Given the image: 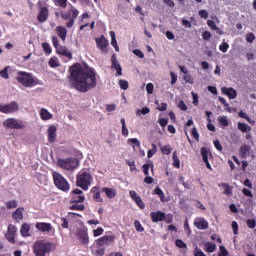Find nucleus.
<instances>
[{
    "label": "nucleus",
    "mask_w": 256,
    "mask_h": 256,
    "mask_svg": "<svg viewBox=\"0 0 256 256\" xmlns=\"http://www.w3.org/2000/svg\"><path fill=\"white\" fill-rule=\"evenodd\" d=\"M56 33L58 37L61 38L62 41H65L67 39V28L63 26H57Z\"/></svg>",
    "instance_id": "obj_27"
},
{
    "label": "nucleus",
    "mask_w": 256,
    "mask_h": 256,
    "mask_svg": "<svg viewBox=\"0 0 256 256\" xmlns=\"http://www.w3.org/2000/svg\"><path fill=\"white\" fill-rule=\"evenodd\" d=\"M178 107L181 111H187V104H185V101L183 100L179 101Z\"/></svg>",
    "instance_id": "obj_62"
},
{
    "label": "nucleus",
    "mask_w": 256,
    "mask_h": 256,
    "mask_svg": "<svg viewBox=\"0 0 256 256\" xmlns=\"http://www.w3.org/2000/svg\"><path fill=\"white\" fill-rule=\"evenodd\" d=\"M90 193H92V199L96 203H103V198H101V189L99 186L92 187Z\"/></svg>",
    "instance_id": "obj_19"
},
{
    "label": "nucleus",
    "mask_w": 256,
    "mask_h": 256,
    "mask_svg": "<svg viewBox=\"0 0 256 256\" xmlns=\"http://www.w3.org/2000/svg\"><path fill=\"white\" fill-rule=\"evenodd\" d=\"M16 81L23 85V87H35L41 85V82L34 77L33 74L25 71H19L17 73Z\"/></svg>",
    "instance_id": "obj_3"
},
{
    "label": "nucleus",
    "mask_w": 256,
    "mask_h": 256,
    "mask_svg": "<svg viewBox=\"0 0 256 256\" xmlns=\"http://www.w3.org/2000/svg\"><path fill=\"white\" fill-rule=\"evenodd\" d=\"M40 117L43 121H49V119H53V114L48 109L42 108L40 110Z\"/></svg>",
    "instance_id": "obj_28"
},
{
    "label": "nucleus",
    "mask_w": 256,
    "mask_h": 256,
    "mask_svg": "<svg viewBox=\"0 0 256 256\" xmlns=\"http://www.w3.org/2000/svg\"><path fill=\"white\" fill-rule=\"evenodd\" d=\"M111 63V69H115L116 77L123 75V68L121 67V64H119V60H117V55L113 54L111 56Z\"/></svg>",
    "instance_id": "obj_16"
},
{
    "label": "nucleus",
    "mask_w": 256,
    "mask_h": 256,
    "mask_svg": "<svg viewBox=\"0 0 256 256\" xmlns=\"http://www.w3.org/2000/svg\"><path fill=\"white\" fill-rule=\"evenodd\" d=\"M152 223H159L165 219V212L156 211L150 213Z\"/></svg>",
    "instance_id": "obj_20"
},
{
    "label": "nucleus",
    "mask_w": 256,
    "mask_h": 256,
    "mask_svg": "<svg viewBox=\"0 0 256 256\" xmlns=\"http://www.w3.org/2000/svg\"><path fill=\"white\" fill-rule=\"evenodd\" d=\"M17 200H10L6 202V208L7 209H17Z\"/></svg>",
    "instance_id": "obj_40"
},
{
    "label": "nucleus",
    "mask_w": 256,
    "mask_h": 256,
    "mask_svg": "<svg viewBox=\"0 0 256 256\" xmlns=\"http://www.w3.org/2000/svg\"><path fill=\"white\" fill-rule=\"evenodd\" d=\"M163 221H165V223H173V214L168 213V214H164V219Z\"/></svg>",
    "instance_id": "obj_48"
},
{
    "label": "nucleus",
    "mask_w": 256,
    "mask_h": 256,
    "mask_svg": "<svg viewBox=\"0 0 256 256\" xmlns=\"http://www.w3.org/2000/svg\"><path fill=\"white\" fill-rule=\"evenodd\" d=\"M36 229L41 231V233H51L53 231V225L47 222H38L36 223Z\"/></svg>",
    "instance_id": "obj_17"
},
{
    "label": "nucleus",
    "mask_w": 256,
    "mask_h": 256,
    "mask_svg": "<svg viewBox=\"0 0 256 256\" xmlns=\"http://www.w3.org/2000/svg\"><path fill=\"white\" fill-rule=\"evenodd\" d=\"M118 85L123 91H127L129 89V82H127L126 80H119Z\"/></svg>",
    "instance_id": "obj_39"
},
{
    "label": "nucleus",
    "mask_w": 256,
    "mask_h": 256,
    "mask_svg": "<svg viewBox=\"0 0 256 256\" xmlns=\"http://www.w3.org/2000/svg\"><path fill=\"white\" fill-rule=\"evenodd\" d=\"M70 5V10H68L67 13L65 12H61V17L64 21H68L66 22V27L68 29H71V27H73V25H75V19H77V17H79V10H77V8H75V6H73V4H69Z\"/></svg>",
    "instance_id": "obj_5"
},
{
    "label": "nucleus",
    "mask_w": 256,
    "mask_h": 256,
    "mask_svg": "<svg viewBox=\"0 0 256 256\" xmlns=\"http://www.w3.org/2000/svg\"><path fill=\"white\" fill-rule=\"evenodd\" d=\"M29 231H31V226L29 224L24 223L20 229L22 237H31V233H29Z\"/></svg>",
    "instance_id": "obj_29"
},
{
    "label": "nucleus",
    "mask_w": 256,
    "mask_h": 256,
    "mask_svg": "<svg viewBox=\"0 0 256 256\" xmlns=\"http://www.w3.org/2000/svg\"><path fill=\"white\" fill-rule=\"evenodd\" d=\"M42 49L45 55H49L50 53H53V49L51 48V45L47 42L42 43Z\"/></svg>",
    "instance_id": "obj_37"
},
{
    "label": "nucleus",
    "mask_w": 256,
    "mask_h": 256,
    "mask_svg": "<svg viewBox=\"0 0 256 256\" xmlns=\"http://www.w3.org/2000/svg\"><path fill=\"white\" fill-rule=\"evenodd\" d=\"M103 193H106V196L108 199H114V197H117V192L112 188L104 187L102 188Z\"/></svg>",
    "instance_id": "obj_30"
},
{
    "label": "nucleus",
    "mask_w": 256,
    "mask_h": 256,
    "mask_svg": "<svg viewBox=\"0 0 256 256\" xmlns=\"http://www.w3.org/2000/svg\"><path fill=\"white\" fill-rule=\"evenodd\" d=\"M48 65L52 68L59 67V59L57 57L50 58Z\"/></svg>",
    "instance_id": "obj_38"
},
{
    "label": "nucleus",
    "mask_w": 256,
    "mask_h": 256,
    "mask_svg": "<svg viewBox=\"0 0 256 256\" xmlns=\"http://www.w3.org/2000/svg\"><path fill=\"white\" fill-rule=\"evenodd\" d=\"M55 139H57V127L50 126L48 128V141L49 143H55Z\"/></svg>",
    "instance_id": "obj_24"
},
{
    "label": "nucleus",
    "mask_w": 256,
    "mask_h": 256,
    "mask_svg": "<svg viewBox=\"0 0 256 256\" xmlns=\"http://www.w3.org/2000/svg\"><path fill=\"white\" fill-rule=\"evenodd\" d=\"M152 147L153 148L151 150H148L147 152L148 159H151V157H153V154L157 153V146L155 144H152Z\"/></svg>",
    "instance_id": "obj_51"
},
{
    "label": "nucleus",
    "mask_w": 256,
    "mask_h": 256,
    "mask_svg": "<svg viewBox=\"0 0 256 256\" xmlns=\"http://www.w3.org/2000/svg\"><path fill=\"white\" fill-rule=\"evenodd\" d=\"M0 75L3 77V79H9V72L7 68H4L2 71H0Z\"/></svg>",
    "instance_id": "obj_64"
},
{
    "label": "nucleus",
    "mask_w": 256,
    "mask_h": 256,
    "mask_svg": "<svg viewBox=\"0 0 256 256\" xmlns=\"http://www.w3.org/2000/svg\"><path fill=\"white\" fill-rule=\"evenodd\" d=\"M175 245H176V247H178L179 249H187V244H186L183 240H181V239H177V240L175 241Z\"/></svg>",
    "instance_id": "obj_43"
},
{
    "label": "nucleus",
    "mask_w": 256,
    "mask_h": 256,
    "mask_svg": "<svg viewBox=\"0 0 256 256\" xmlns=\"http://www.w3.org/2000/svg\"><path fill=\"white\" fill-rule=\"evenodd\" d=\"M172 159L174 161L173 166L179 169L181 167V160H179V156H177V151L173 152Z\"/></svg>",
    "instance_id": "obj_32"
},
{
    "label": "nucleus",
    "mask_w": 256,
    "mask_h": 256,
    "mask_svg": "<svg viewBox=\"0 0 256 256\" xmlns=\"http://www.w3.org/2000/svg\"><path fill=\"white\" fill-rule=\"evenodd\" d=\"M95 41L100 51H104L105 49H107V46L109 45V41L105 38L104 35L100 36L99 38H96Z\"/></svg>",
    "instance_id": "obj_21"
},
{
    "label": "nucleus",
    "mask_w": 256,
    "mask_h": 256,
    "mask_svg": "<svg viewBox=\"0 0 256 256\" xmlns=\"http://www.w3.org/2000/svg\"><path fill=\"white\" fill-rule=\"evenodd\" d=\"M134 203H136L139 209H145V202H143V199H141V197L134 201Z\"/></svg>",
    "instance_id": "obj_58"
},
{
    "label": "nucleus",
    "mask_w": 256,
    "mask_h": 256,
    "mask_svg": "<svg viewBox=\"0 0 256 256\" xmlns=\"http://www.w3.org/2000/svg\"><path fill=\"white\" fill-rule=\"evenodd\" d=\"M120 123L122 125L123 137H129V129H127V125L125 124V118H121Z\"/></svg>",
    "instance_id": "obj_34"
},
{
    "label": "nucleus",
    "mask_w": 256,
    "mask_h": 256,
    "mask_svg": "<svg viewBox=\"0 0 256 256\" xmlns=\"http://www.w3.org/2000/svg\"><path fill=\"white\" fill-rule=\"evenodd\" d=\"M58 165L66 171H75L79 167V160L76 158L59 159Z\"/></svg>",
    "instance_id": "obj_8"
},
{
    "label": "nucleus",
    "mask_w": 256,
    "mask_h": 256,
    "mask_svg": "<svg viewBox=\"0 0 256 256\" xmlns=\"http://www.w3.org/2000/svg\"><path fill=\"white\" fill-rule=\"evenodd\" d=\"M151 167V171L153 173L154 169H155V166L153 165V162H150V164H144L142 166V169H143V173L144 175L146 176H149V168Z\"/></svg>",
    "instance_id": "obj_33"
},
{
    "label": "nucleus",
    "mask_w": 256,
    "mask_h": 256,
    "mask_svg": "<svg viewBox=\"0 0 256 256\" xmlns=\"http://www.w3.org/2000/svg\"><path fill=\"white\" fill-rule=\"evenodd\" d=\"M69 71L68 79L76 91L87 93L97 87V73L89 65L76 63L70 67Z\"/></svg>",
    "instance_id": "obj_1"
},
{
    "label": "nucleus",
    "mask_w": 256,
    "mask_h": 256,
    "mask_svg": "<svg viewBox=\"0 0 256 256\" xmlns=\"http://www.w3.org/2000/svg\"><path fill=\"white\" fill-rule=\"evenodd\" d=\"M149 113H151V109L149 107H143L141 110L136 112V115H147Z\"/></svg>",
    "instance_id": "obj_44"
},
{
    "label": "nucleus",
    "mask_w": 256,
    "mask_h": 256,
    "mask_svg": "<svg viewBox=\"0 0 256 256\" xmlns=\"http://www.w3.org/2000/svg\"><path fill=\"white\" fill-rule=\"evenodd\" d=\"M126 165L130 167L131 173H133V171H137V166L135 165V161L126 160Z\"/></svg>",
    "instance_id": "obj_46"
},
{
    "label": "nucleus",
    "mask_w": 256,
    "mask_h": 256,
    "mask_svg": "<svg viewBox=\"0 0 256 256\" xmlns=\"http://www.w3.org/2000/svg\"><path fill=\"white\" fill-rule=\"evenodd\" d=\"M129 195H130L131 199H133L134 202H135L138 198L141 197V196H139V194H137V193L135 192V190H131V191L129 192Z\"/></svg>",
    "instance_id": "obj_61"
},
{
    "label": "nucleus",
    "mask_w": 256,
    "mask_h": 256,
    "mask_svg": "<svg viewBox=\"0 0 256 256\" xmlns=\"http://www.w3.org/2000/svg\"><path fill=\"white\" fill-rule=\"evenodd\" d=\"M54 185H56L57 189L63 191L64 193H69V189H71V185L63 177V175L59 174L58 172L53 173Z\"/></svg>",
    "instance_id": "obj_6"
},
{
    "label": "nucleus",
    "mask_w": 256,
    "mask_h": 256,
    "mask_svg": "<svg viewBox=\"0 0 256 256\" xmlns=\"http://www.w3.org/2000/svg\"><path fill=\"white\" fill-rule=\"evenodd\" d=\"M105 229L103 227H98L97 229L93 230L94 237H100L102 233H104Z\"/></svg>",
    "instance_id": "obj_55"
},
{
    "label": "nucleus",
    "mask_w": 256,
    "mask_h": 256,
    "mask_svg": "<svg viewBox=\"0 0 256 256\" xmlns=\"http://www.w3.org/2000/svg\"><path fill=\"white\" fill-rule=\"evenodd\" d=\"M93 183V174L91 168H83L76 175V187H80L83 191H89Z\"/></svg>",
    "instance_id": "obj_2"
},
{
    "label": "nucleus",
    "mask_w": 256,
    "mask_h": 256,
    "mask_svg": "<svg viewBox=\"0 0 256 256\" xmlns=\"http://www.w3.org/2000/svg\"><path fill=\"white\" fill-rule=\"evenodd\" d=\"M115 243V235H105L96 240L97 247H109Z\"/></svg>",
    "instance_id": "obj_12"
},
{
    "label": "nucleus",
    "mask_w": 256,
    "mask_h": 256,
    "mask_svg": "<svg viewBox=\"0 0 256 256\" xmlns=\"http://www.w3.org/2000/svg\"><path fill=\"white\" fill-rule=\"evenodd\" d=\"M219 50L222 51V53H227V51L229 50V44L227 42H223L219 46Z\"/></svg>",
    "instance_id": "obj_53"
},
{
    "label": "nucleus",
    "mask_w": 256,
    "mask_h": 256,
    "mask_svg": "<svg viewBox=\"0 0 256 256\" xmlns=\"http://www.w3.org/2000/svg\"><path fill=\"white\" fill-rule=\"evenodd\" d=\"M246 225L249 229H255L256 227V220L255 219H248L246 221Z\"/></svg>",
    "instance_id": "obj_47"
},
{
    "label": "nucleus",
    "mask_w": 256,
    "mask_h": 256,
    "mask_svg": "<svg viewBox=\"0 0 256 256\" xmlns=\"http://www.w3.org/2000/svg\"><path fill=\"white\" fill-rule=\"evenodd\" d=\"M17 111H19V104L15 101H12L9 104H0V113L11 115L17 113Z\"/></svg>",
    "instance_id": "obj_10"
},
{
    "label": "nucleus",
    "mask_w": 256,
    "mask_h": 256,
    "mask_svg": "<svg viewBox=\"0 0 256 256\" xmlns=\"http://www.w3.org/2000/svg\"><path fill=\"white\" fill-rule=\"evenodd\" d=\"M57 2L58 7L61 9H67V0H55Z\"/></svg>",
    "instance_id": "obj_56"
},
{
    "label": "nucleus",
    "mask_w": 256,
    "mask_h": 256,
    "mask_svg": "<svg viewBox=\"0 0 256 256\" xmlns=\"http://www.w3.org/2000/svg\"><path fill=\"white\" fill-rule=\"evenodd\" d=\"M23 211H25V208L19 207L12 213L14 221H17V223H19V221H23Z\"/></svg>",
    "instance_id": "obj_26"
},
{
    "label": "nucleus",
    "mask_w": 256,
    "mask_h": 256,
    "mask_svg": "<svg viewBox=\"0 0 256 256\" xmlns=\"http://www.w3.org/2000/svg\"><path fill=\"white\" fill-rule=\"evenodd\" d=\"M134 227L136 231H138V233H143V231H145V228L143 227V225H141V222H139V220L134 221Z\"/></svg>",
    "instance_id": "obj_41"
},
{
    "label": "nucleus",
    "mask_w": 256,
    "mask_h": 256,
    "mask_svg": "<svg viewBox=\"0 0 256 256\" xmlns=\"http://www.w3.org/2000/svg\"><path fill=\"white\" fill-rule=\"evenodd\" d=\"M71 200L70 203H84L85 202V195H83V191L79 188H75L71 192Z\"/></svg>",
    "instance_id": "obj_13"
},
{
    "label": "nucleus",
    "mask_w": 256,
    "mask_h": 256,
    "mask_svg": "<svg viewBox=\"0 0 256 256\" xmlns=\"http://www.w3.org/2000/svg\"><path fill=\"white\" fill-rule=\"evenodd\" d=\"M56 52L58 53V55H63V57H67L68 59H72L73 57V54H71V52H69V50L65 46L60 45V47L56 48Z\"/></svg>",
    "instance_id": "obj_25"
},
{
    "label": "nucleus",
    "mask_w": 256,
    "mask_h": 256,
    "mask_svg": "<svg viewBox=\"0 0 256 256\" xmlns=\"http://www.w3.org/2000/svg\"><path fill=\"white\" fill-rule=\"evenodd\" d=\"M231 227L233 229V234L234 235H239V224H237L236 221L232 222Z\"/></svg>",
    "instance_id": "obj_52"
},
{
    "label": "nucleus",
    "mask_w": 256,
    "mask_h": 256,
    "mask_svg": "<svg viewBox=\"0 0 256 256\" xmlns=\"http://www.w3.org/2000/svg\"><path fill=\"white\" fill-rule=\"evenodd\" d=\"M38 15L37 21L38 23H45L47 19H49V4L43 1H38Z\"/></svg>",
    "instance_id": "obj_7"
},
{
    "label": "nucleus",
    "mask_w": 256,
    "mask_h": 256,
    "mask_svg": "<svg viewBox=\"0 0 256 256\" xmlns=\"http://www.w3.org/2000/svg\"><path fill=\"white\" fill-rule=\"evenodd\" d=\"M194 227L197 229H200L202 231H205V229H209V222L205 220V218H195L194 219Z\"/></svg>",
    "instance_id": "obj_18"
},
{
    "label": "nucleus",
    "mask_w": 256,
    "mask_h": 256,
    "mask_svg": "<svg viewBox=\"0 0 256 256\" xmlns=\"http://www.w3.org/2000/svg\"><path fill=\"white\" fill-rule=\"evenodd\" d=\"M154 193H155V195H158V197H160V201H163V199L165 197V192H163V190H161V188H159V187L155 188Z\"/></svg>",
    "instance_id": "obj_42"
},
{
    "label": "nucleus",
    "mask_w": 256,
    "mask_h": 256,
    "mask_svg": "<svg viewBox=\"0 0 256 256\" xmlns=\"http://www.w3.org/2000/svg\"><path fill=\"white\" fill-rule=\"evenodd\" d=\"M183 80L185 81V83H189L190 85H193V77L191 76V74L187 73L183 76Z\"/></svg>",
    "instance_id": "obj_49"
},
{
    "label": "nucleus",
    "mask_w": 256,
    "mask_h": 256,
    "mask_svg": "<svg viewBox=\"0 0 256 256\" xmlns=\"http://www.w3.org/2000/svg\"><path fill=\"white\" fill-rule=\"evenodd\" d=\"M239 155L241 159H247L249 155H251V146L249 145H242L239 150Z\"/></svg>",
    "instance_id": "obj_23"
},
{
    "label": "nucleus",
    "mask_w": 256,
    "mask_h": 256,
    "mask_svg": "<svg viewBox=\"0 0 256 256\" xmlns=\"http://www.w3.org/2000/svg\"><path fill=\"white\" fill-rule=\"evenodd\" d=\"M95 256H103L105 255V247H99L95 253H94Z\"/></svg>",
    "instance_id": "obj_60"
},
{
    "label": "nucleus",
    "mask_w": 256,
    "mask_h": 256,
    "mask_svg": "<svg viewBox=\"0 0 256 256\" xmlns=\"http://www.w3.org/2000/svg\"><path fill=\"white\" fill-rule=\"evenodd\" d=\"M221 92L223 95H227L229 99H235L237 97V90L228 87H222Z\"/></svg>",
    "instance_id": "obj_22"
},
{
    "label": "nucleus",
    "mask_w": 256,
    "mask_h": 256,
    "mask_svg": "<svg viewBox=\"0 0 256 256\" xmlns=\"http://www.w3.org/2000/svg\"><path fill=\"white\" fill-rule=\"evenodd\" d=\"M154 89H155V86H153V83H148L146 85V91H147L148 95H153Z\"/></svg>",
    "instance_id": "obj_57"
},
{
    "label": "nucleus",
    "mask_w": 256,
    "mask_h": 256,
    "mask_svg": "<svg viewBox=\"0 0 256 256\" xmlns=\"http://www.w3.org/2000/svg\"><path fill=\"white\" fill-rule=\"evenodd\" d=\"M6 129H27V122L16 118H8L3 122Z\"/></svg>",
    "instance_id": "obj_9"
},
{
    "label": "nucleus",
    "mask_w": 256,
    "mask_h": 256,
    "mask_svg": "<svg viewBox=\"0 0 256 256\" xmlns=\"http://www.w3.org/2000/svg\"><path fill=\"white\" fill-rule=\"evenodd\" d=\"M70 211H85V204H73L69 207Z\"/></svg>",
    "instance_id": "obj_36"
},
{
    "label": "nucleus",
    "mask_w": 256,
    "mask_h": 256,
    "mask_svg": "<svg viewBox=\"0 0 256 256\" xmlns=\"http://www.w3.org/2000/svg\"><path fill=\"white\" fill-rule=\"evenodd\" d=\"M217 249V245L213 242H207L205 244V251L207 253H215V250Z\"/></svg>",
    "instance_id": "obj_31"
},
{
    "label": "nucleus",
    "mask_w": 256,
    "mask_h": 256,
    "mask_svg": "<svg viewBox=\"0 0 256 256\" xmlns=\"http://www.w3.org/2000/svg\"><path fill=\"white\" fill-rule=\"evenodd\" d=\"M55 249V245L51 242L39 241L34 244V254L36 256H46Z\"/></svg>",
    "instance_id": "obj_4"
},
{
    "label": "nucleus",
    "mask_w": 256,
    "mask_h": 256,
    "mask_svg": "<svg viewBox=\"0 0 256 256\" xmlns=\"http://www.w3.org/2000/svg\"><path fill=\"white\" fill-rule=\"evenodd\" d=\"M246 41H247V43H253V41H255V34H253V33L247 34Z\"/></svg>",
    "instance_id": "obj_63"
},
{
    "label": "nucleus",
    "mask_w": 256,
    "mask_h": 256,
    "mask_svg": "<svg viewBox=\"0 0 256 256\" xmlns=\"http://www.w3.org/2000/svg\"><path fill=\"white\" fill-rule=\"evenodd\" d=\"M219 249L218 256H229V250L225 246H219Z\"/></svg>",
    "instance_id": "obj_45"
},
{
    "label": "nucleus",
    "mask_w": 256,
    "mask_h": 256,
    "mask_svg": "<svg viewBox=\"0 0 256 256\" xmlns=\"http://www.w3.org/2000/svg\"><path fill=\"white\" fill-rule=\"evenodd\" d=\"M200 152L202 156V161L205 163L207 169H209L210 171H213V168L211 167V163H209V157H213V154L209 152V149H207V147H202Z\"/></svg>",
    "instance_id": "obj_15"
},
{
    "label": "nucleus",
    "mask_w": 256,
    "mask_h": 256,
    "mask_svg": "<svg viewBox=\"0 0 256 256\" xmlns=\"http://www.w3.org/2000/svg\"><path fill=\"white\" fill-rule=\"evenodd\" d=\"M198 15L202 18V19H209V12H207V10H200L198 12Z\"/></svg>",
    "instance_id": "obj_59"
},
{
    "label": "nucleus",
    "mask_w": 256,
    "mask_h": 256,
    "mask_svg": "<svg viewBox=\"0 0 256 256\" xmlns=\"http://www.w3.org/2000/svg\"><path fill=\"white\" fill-rule=\"evenodd\" d=\"M238 129H239V131H242V133H247L248 131H251V126H249L245 123L239 122Z\"/></svg>",
    "instance_id": "obj_35"
},
{
    "label": "nucleus",
    "mask_w": 256,
    "mask_h": 256,
    "mask_svg": "<svg viewBox=\"0 0 256 256\" xmlns=\"http://www.w3.org/2000/svg\"><path fill=\"white\" fill-rule=\"evenodd\" d=\"M163 155H171V145H166L161 148Z\"/></svg>",
    "instance_id": "obj_50"
},
{
    "label": "nucleus",
    "mask_w": 256,
    "mask_h": 256,
    "mask_svg": "<svg viewBox=\"0 0 256 256\" xmlns=\"http://www.w3.org/2000/svg\"><path fill=\"white\" fill-rule=\"evenodd\" d=\"M75 236L79 240L80 245H89V232L86 228H78L75 232Z\"/></svg>",
    "instance_id": "obj_11"
},
{
    "label": "nucleus",
    "mask_w": 256,
    "mask_h": 256,
    "mask_svg": "<svg viewBox=\"0 0 256 256\" xmlns=\"http://www.w3.org/2000/svg\"><path fill=\"white\" fill-rule=\"evenodd\" d=\"M15 235H17V226L9 224L6 233V239L12 245H15Z\"/></svg>",
    "instance_id": "obj_14"
},
{
    "label": "nucleus",
    "mask_w": 256,
    "mask_h": 256,
    "mask_svg": "<svg viewBox=\"0 0 256 256\" xmlns=\"http://www.w3.org/2000/svg\"><path fill=\"white\" fill-rule=\"evenodd\" d=\"M128 143H132V145H135L136 147H141V142L137 138H129Z\"/></svg>",
    "instance_id": "obj_54"
}]
</instances>
